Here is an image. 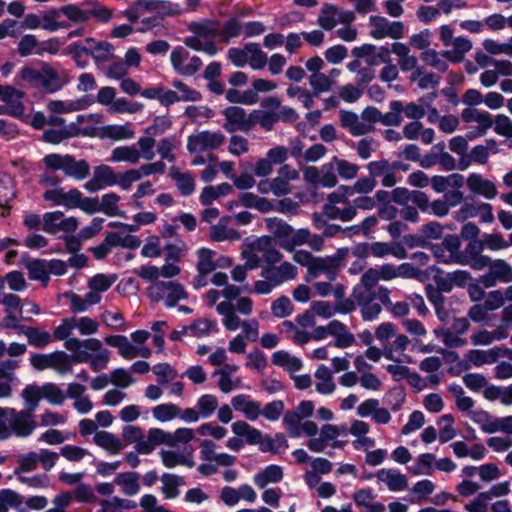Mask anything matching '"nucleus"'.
Listing matches in <instances>:
<instances>
[{"instance_id": "41", "label": "nucleus", "mask_w": 512, "mask_h": 512, "mask_svg": "<svg viewBox=\"0 0 512 512\" xmlns=\"http://www.w3.org/2000/svg\"><path fill=\"white\" fill-rule=\"evenodd\" d=\"M328 333L334 338V346L344 349L352 346L354 335L347 326L338 320H332L327 324Z\"/></svg>"}, {"instance_id": "2", "label": "nucleus", "mask_w": 512, "mask_h": 512, "mask_svg": "<svg viewBox=\"0 0 512 512\" xmlns=\"http://www.w3.org/2000/svg\"><path fill=\"white\" fill-rule=\"evenodd\" d=\"M240 288L235 285H229L223 288L222 297L224 298L216 306V311L222 316V324L227 331L234 332L241 328L243 321L236 314V311L242 315H250L253 311V302L248 297H239Z\"/></svg>"}, {"instance_id": "50", "label": "nucleus", "mask_w": 512, "mask_h": 512, "mask_svg": "<svg viewBox=\"0 0 512 512\" xmlns=\"http://www.w3.org/2000/svg\"><path fill=\"white\" fill-rule=\"evenodd\" d=\"M62 13L59 8H50L41 12L42 29L47 32H56L70 27L68 21H61Z\"/></svg>"}, {"instance_id": "20", "label": "nucleus", "mask_w": 512, "mask_h": 512, "mask_svg": "<svg viewBox=\"0 0 512 512\" xmlns=\"http://www.w3.org/2000/svg\"><path fill=\"white\" fill-rule=\"evenodd\" d=\"M340 260L341 257L339 255L315 257L307 271L306 280L311 281L320 275H325L329 281L335 280Z\"/></svg>"}, {"instance_id": "36", "label": "nucleus", "mask_w": 512, "mask_h": 512, "mask_svg": "<svg viewBox=\"0 0 512 512\" xmlns=\"http://www.w3.org/2000/svg\"><path fill=\"white\" fill-rule=\"evenodd\" d=\"M493 69L484 70L479 77L481 85L485 88L495 86L499 77H510L512 76V62L507 59H501L499 62H494Z\"/></svg>"}, {"instance_id": "45", "label": "nucleus", "mask_w": 512, "mask_h": 512, "mask_svg": "<svg viewBox=\"0 0 512 512\" xmlns=\"http://www.w3.org/2000/svg\"><path fill=\"white\" fill-rule=\"evenodd\" d=\"M508 335L507 327L505 325H500L493 331H475L471 335V343L475 346H488L495 341L506 339Z\"/></svg>"}, {"instance_id": "53", "label": "nucleus", "mask_w": 512, "mask_h": 512, "mask_svg": "<svg viewBox=\"0 0 512 512\" xmlns=\"http://www.w3.org/2000/svg\"><path fill=\"white\" fill-rule=\"evenodd\" d=\"M160 457L163 465L167 468H174L176 466H187L191 468L195 464L191 454L186 455L179 451L162 450Z\"/></svg>"}, {"instance_id": "52", "label": "nucleus", "mask_w": 512, "mask_h": 512, "mask_svg": "<svg viewBox=\"0 0 512 512\" xmlns=\"http://www.w3.org/2000/svg\"><path fill=\"white\" fill-rule=\"evenodd\" d=\"M314 376L317 381L315 389L318 393L329 395L335 391L336 385L332 377V372L327 366L320 365L315 371Z\"/></svg>"}, {"instance_id": "3", "label": "nucleus", "mask_w": 512, "mask_h": 512, "mask_svg": "<svg viewBox=\"0 0 512 512\" xmlns=\"http://www.w3.org/2000/svg\"><path fill=\"white\" fill-rule=\"evenodd\" d=\"M241 258L250 270L260 267L262 261L269 265L281 261L283 254L276 249L270 236L248 237L243 242Z\"/></svg>"}, {"instance_id": "63", "label": "nucleus", "mask_w": 512, "mask_h": 512, "mask_svg": "<svg viewBox=\"0 0 512 512\" xmlns=\"http://www.w3.org/2000/svg\"><path fill=\"white\" fill-rule=\"evenodd\" d=\"M62 172L68 177L83 180L89 175L90 166L85 160H75L72 156H69Z\"/></svg>"}, {"instance_id": "30", "label": "nucleus", "mask_w": 512, "mask_h": 512, "mask_svg": "<svg viewBox=\"0 0 512 512\" xmlns=\"http://www.w3.org/2000/svg\"><path fill=\"white\" fill-rule=\"evenodd\" d=\"M238 369L239 367L236 364H225L214 370L212 376L217 379V387L222 393L228 394L235 389L242 388V379L234 377Z\"/></svg>"}, {"instance_id": "61", "label": "nucleus", "mask_w": 512, "mask_h": 512, "mask_svg": "<svg viewBox=\"0 0 512 512\" xmlns=\"http://www.w3.org/2000/svg\"><path fill=\"white\" fill-rule=\"evenodd\" d=\"M228 218H222L218 224L210 228L209 236L215 242L235 241L240 239V233L226 226Z\"/></svg>"}, {"instance_id": "47", "label": "nucleus", "mask_w": 512, "mask_h": 512, "mask_svg": "<svg viewBox=\"0 0 512 512\" xmlns=\"http://www.w3.org/2000/svg\"><path fill=\"white\" fill-rule=\"evenodd\" d=\"M353 501L358 507L366 509V512H384L385 505L375 501V495L370 488L357 490L353 494Z\"/></svg>"}, {"instance_id": "64", "label": "nucleus", "mask_w": 512, "mask_h": 512, "mask_svg": "<svg viewBox=\"0 0 512 512\" xmlns=\"http://www.w3.org/2000/svg\"><path fill=\"white\" fill-rule=\"evenodd\" d=\"M435 455L432 453L419 454L408 470L413 475H431L434 471Z\"/></svg>"}, {"instance_id": "18", "label": "nucleus", "mask_w": 512, "mask_h": 512, "mask_svg": "<svg viewBox=\"0 0 512 512\" xmlns=\"http://www.w3.org/2000/svg\"><path fill=\"white\" fill-rule=\"evenodd\" d=\"M461 248L460 236L451 234L437 244L431 245L433 256L440 263L458 264V250Z\"/></svg>"}, {"instance_id": "4", "label": "nucleus", "mask_w": 512, "mask_h": 512, "mask_svg": "<svg viewBox=\"0 0 512 512\" xmlns=\"http://www.w3.org/2000/svg\"><path fill=\"white\" fill-rule=\"evenodd\" d=\"M231 431L238 437H245L248 445H258L259 450L263 453L279 454L289 447L288 441L282 433H276L271 437L244 420L233 422Z\"/></svg>"}, {"instance_id": "43", "label": "nucleus", "mask_w": 512, "mask_h": 512, "mask_svg": "<svg viewBox=\"0 0 512 512\" xmlns=\"http://www.w3.org/2000/svg\"><path fill=\"white\" fill-rule=\"evenodd\" d=\"M409 344L410 340L406 335H396L393 342L384 347V357L396 363L409 360L410 358L405 354Z\"/></svg>"}, {"instance_id": "5", "label": "nucleus", "mask_w": 512, "mask_h": 512, "mask_svg": "<svg viewBox=\"0 0 512 512\" xmlns=\"http://www.w3.org/2000/svg\"><path fill=\"white\" fill-rule=\"evenodd\" d=\"M347 435L348 426L346 424H324L320 429L319 436H311L306 446L314 453H322L328 446L334 449H343L348 441L339 438L347 437Z\"/></svg>"}, {"instance_id": "32", "label": "nucleus", "mask_w": 512, "mask_h": 512, "mask_svg": "<svg viewBox=\"0 0 512 512\" xmlns=\"http://www.w3.org/2000/svg\"><path fill=\"white\" fill-rule=\"evenodd\" d=\"M299 179V172L289 166L283 165L277 172V176L271 178L272 194L276 197L286 196L292 191L291 181Z\"/></svg>"}, {"instance_id": "15", "label": "nucleus", "mask_w": 512, "mask_h": 512, "mask_svg": "<svg viewBox=\"0 0 512 512\" xmlns=\"http://www.w3.org/2000/svg\"><path fill=\"white\" fill-rule=\"evenodd\" d=\"M500 148L498 142L489 138L485 140V144L475 145L467 156L461 157L458 162V168L462 171L468 169L472 163L485 165L488 163L491 154L499 153Z\"/></svg>"}, {"instance_id": "58", "label": "nucleus", "mask_w": 512, "mask_h": 512, "mask_svg": "<svg viewBox=\"0 0 512 512\" xmlns=\"http://www.w3.org/2000/svg\"><path fill=\"white\" fill-rule=\"evenodd\" d=\"M90 294L87 292L84 297L76 294L73 291H67L58 295V300L67 299L70 304V309L74 313H83L88 311L91 306L97 305L96 302L90 300Z\"/></svg>"}, {"instance_id": "49", "label": "nucleus", "mask_w": 512, "mask_h": 512, "mask_svg": "<svg viewBox=\"0 0 512 512\" xmlns=\"http://www.w3.org/2000/svg\"><path fill=\"white\" fill-rule=\"evenodd\" d=\"M273 365L283 368L288 372L300 371L303 367L302 360L285 350H278L271 356Z\"/></svg>"}, {"instance_id": "42", "label": "nucleus", "mask_w": 512, "mask_h": 512, "mask_svg": "<svg viewBox=\"0 0 512 512\" xmlns=\"http://www.w3.org/2000/svg\"><path fill=\"white\" fill-rule=\"evenodd\" d=\"M368 252L377 258L392 255L399 260L407 258L405 247L399 243L373 242L368 246Z\"/></svg>"}, {"instance_id": "34", "label": "nucleus", "mask_w": 512, "mask_h": 512, "mask_svg": "<svg viewBox=\"0 0 512 512\" xmlns=\"http://www.w3.org/2000/svg\"><path fill=\"white\" fill-rule=\"evenodd\" d=\"M203 30L211 37H219L221 41L228 42L232 38L242 35V24L235 18L226 21L220 28L217 23L209 22L203 25Z\"/></svg>"}, {"instance_id": "7", "label": "nucleus", "mask_w": 512, "mask_h": 512, "mask_svg": "<svg viewBox=\"0 0 512 512\" xmlns=\"http://www.w3.org/2000/svg\"><path fill=\"white\" fill-rule=\"evenodd\" d=\"M182 12L178 4L166 0H137L124 11L126 18L132 22L147 13L158 15H176Z\"/></svg>"}, {"instance_id": "22", "label": "nucleus", "mask_w": 512, "mask_h": 512, "mask_svg": "<svg viewBox=\"0 0 512 512\" xmlns=\"http://www.w3.org/2000/svg\"><path fill=\"white\" fill-rule=\"evenodd\" d=\"M225 122L223 128L228 133L237 131L249 132L252 130V122H250V113L239 106H230L222 112Z\"/></svg>"}, {"instance_id": "24", "label": "nucleus", "mask_w": 512, "mask_h": 512, "mask_svg": "<svg viewBox=\"0 0 512 512\" xmlns=\"http://www.w3.org/2000/svg\"><path fill=\"white\" fill-rule=\"evenodd\" d=\"M95 100L91 95H83L76 99H54L48 101L46 108L52 114H69L88 109Z\"/></svg>"}, {"instance_id": "33", "label": "nucleus", "mask_w": 512, "mask_h": 512, "mask_svg": "<svg viewBox=\"0 0 512 512\" xmlns=\"http://www.w3.org/2000/svg\"><path fill=\"white\" fill-rule=\"evenodd\" d=\"M116 172L112 167L102 164L94 168L92 178L85 183L89 192H97L106 187L115 186Z\"/></svg>"}, {"instance_id": "26", "label": "nucleus", "mask_w": 512, "mask_h": 512, "mask_svg": "<svg viewBox=\"0 0 512 512\" xmlns=\"http://www.w3.org/2000/svg\"><path fill=\"white\" fill-rule=\"evenodd\" d=\"M464 182L473 196L492 200L498 195V188L494 181L484 177L480 173H470Z\"/></svg>"}, {"instance_id": "14", "label": "nucleus", "mask_w": 512, "mask_h": 512, "mask_svg": "<svg viewBox=\"0 0 512 512\" xmlns=\"http://www.w3.org/2000/svg\"><path fill=\"white\" fill-rule=\"evenodd\" d=\"M107 345L117 349L118 354L125 360H132L138 357L149 358L152 350L147 346H136L124 335H109L104 338Z\"/></svg>"}, {"instance_id": "40", "label": "nucleus", "mask_w": 512, "mask_h": 512, "mask_svg": "<svg viewBox=\"0 0 512 512\" xmlns=\"http://www.w3.org/2000/svg\"><path fill=\"white\" fill-rule=\"evenodd\" d=\"M283 477V467L280 465L271 464L255 473L253 475V482L258 488L264 489L269 484H277L281 482Z\"/></svg>"}, {"instance_id": "28", "label": "nucleus", "mask_w": 512, "mask_h": 512, "mask_svg": "<svg viewBox=\"0 0 512 512\" xmlns=\"http://www.w3.org/2000/svg\"><path fill=\"white\" fill-rule=\"evenodd\" d=\"M9 415L12 434L18 437H27L36 428V423L30 413L17 412L12 408H0V413Z\"/></svg>"}, {"instance_id": "19", "label": "nucleus", "mask_w": 512, "mask_h": 512, "mask_svg": "<svg viewBox=\"0 0 512 512\" xmlns=\"http://www.w3.org/2000/svg\"><path fill=\"white\" fill-rule=\"evenodd\" d=\"M354 20V12L341 10L332 4H325L321 9L317 22L322 29L330 31L337 24H350Z\"/></svg>"}, {"instance_id": "35", "label": "nucleus", "mask_w": 512, "mask_h": 512, "mask_svg": "<svg viewBox=\"0 0 512 512\" xmlns=\"http://www.w3.org/2000/svg\"><path fill=\"white\" fill-rule=\"evenodd\" d=\"M231 406L249 421H256L261 416V403L253 400L250 395L238 394L232 397Z\"/></svg>"}, {"instance_id": "44", "label": "nucleus", "mask_w": 512, "mask_h": 512, "mask_svg": "<svg viewBox=\"0 0 512 512\" xmlns=\"http://www.w3.org/2000/svg\"><path fill=\"white\" fill-rule=\"evenodd\" d=\"M340 122L354 136H361L373 130V125L366 124L361 117L350 111L340 112Z\"/></svg>"}, {"instance_id": "54", "label": "nucleus", "mask_w": 512, "mask_h": 512, "mask_svg": "<svg viewBox=\"0 0 512 512\" xmlns=\"http://www.w3.org/2000/svg\"><path fill=\"white\" fill-rule=\"evenodd\" d=\"M409 80L416 83L421 90L435 89L440 83L439 76L426 71L423 66L413 71L409 76Z\"/></svg>"}, {"instance_id": "39", "label": "nucleus", "mask_w": 512, "mask_h": 512, "mask_svg": "<svg viewBox=\"0 0 512 512\" xmlns=\"http://www.w3.org/2000/svg\"><path fill=\"white\" fill-rule=\"evenodd\" d=\"M496 353L495 347L488 350L471 349L465 353L462 367L469 369L472 366L481 367L487 364H493L497 361Z\"/></svg>"}, {"instance_id": "46", "label": "nucleus", "mask_w": 512, "mask_h": 512, "mask_svg": "<svg viewBox=\"0 0 512 512\" xmlns=\"http://www.w3.org/2000/svg\"><path fill=\"white\" fill-rule=\"evenodd\" d=\"M76 124H69L65 126L63 129H49L44 131L43 140L47 143L51 144H59L65 139L74 138L78 136L86 137V134H89L86 129L77 130L75 127Z\"/></svg>"}, {"instance_id": "60", "label": "nucleus", "mask_w": 512, "mask_h": 512, "mask_svg": "<svg viewBox=\"0 0 512 512\" xmlns=\"http://www.w3.org/2000/svg\"><path fill=\"white\" fill-rule=\"evenodd\" d=\"M280 333L286 334L298 345H303L311 340V333L301 329L296 323L285 320L279 325Z\"/></svg>"}, {"instance_id": "51", "label": "nucleus", "mask_w": 512, "mask_h": 512, "mask_svg": "<svg viewBox=\"0 0 512 512\" xmlns=\"http://www.w3.org/2000/svg\"><path fill=\"white\" fill-rule=\"evenodd\" d=\"M123 231H113L107 234V243L113 247H123L128 249L138 248L141 244L139 238L131 235L129 231L122 228Z\"/></svg>"}, {"instance_id": "8", "label": "nucleus", "mask_w": 512, "mask_h": 512, "mask_svg": "<svg viewBox=\"0 0 512 512\" xmlns=\"http://www.w3.org/2000/svg\"><path fill=\"white\" fill-rule=\"evenodd\" d=\"M73 362H75L73 354L68 355L61 350L47 354H33L30 357V364L34 369L38 371L52 369L60 375L70 373L72 371Z\"/></svg>"}, {"instance_id": "27", "label": "nucleus", "mask_w": 512, "mask_h": 512, "mask_svg": "<svg viewBox=\"0 0 512 512\" xmlns=\"http://www.w3.org/2000/svg\"><path fill=\"white\" fill-rule=\"evenodd\" d=\"M86 131L89 132V134H86V137H97L101 139L107 138L114 141L130 140L135 136V131L131 123L109 124L101 127V131H96L93 128L86 129Z\"/></svg>"}, {"instance_id": "10", "label": "nucleus", "mask_w": 512, "mask_h": 512, "mask_svg": "<svg viewBox=\"0 0 512 512\" xmlns=\"http://www.w3.org/2000/svg\"><path fill=\"white\" fill-rule=\"evenodd\" d=\"M461 119L471 128L467 132V138L470 141L486 135L493 126V116L489 112L478 108H464L461 111Z\"/></svg>"}, {"instance_id": "37", "label": "nucleus", "mask_w": 512, "mask_h": 512, "mask_svg": "<svg viewBox=\"0 0 512 512\" xmlns=\"http://www.w3.org/2000/svg\"><path fill=\"white\" fill-rule=\"evenodd\" d=\"M78 196V189L73 188L65 191L62 187L49 188L43 193V199L53 206H62L66 209H73L75 197Z\"/></svg>"}, {"instance_id": "62", "label": "nucleus", "mask_w": 512, "mask_h": 512, "mask_svg": "<svg viewBox=\"0 0 512 512\" xmlns=\"http://www.w3.org/2000/svg\"><path fill=\"white\" fill-rule=\"evenodd\" d=\"M377 57L380 62L385 63L379 74V78L382 82L391 83L399 77V70L395 64L392 63L389 51L385 47L380 48V52Z\"/></svg>"}, {"instance_id": "55", "label": "nucleus", "mask_w": 512, "mask_h": 512, "mask_svg": "<svg viewBox=\"0 0 512 512\" xmlns=\"http://www.w3.org/2000/svg\"><path fill=\"white\" fill-rule=\"evenodd\" d=\"M93 440L97 446L103 448L110 455H116L123 449V444L120 439L107 431L97 432Z\"/></svg>"}, {"instance_id": "29", "label": "nucleus", "mask_w": 512, "mask_h": 512, "mask_svg": "<svg viewBox=\"0 0 512 512\" xmlns=\"http://www.w3.org/2000/svg\"><path fill=\"white\" fill-rule=\"evenodd\" d=\"M41 81L39 87L53 93L62 89L68 82V75L63 70H58L46 62H41Z\"/></svg>"}, {"instance_id": "6", "label": "nucleus", "mask_w": 512, "mask_h": 512, "mask_svg": "<svg viewBox=\"0 0 512 512\" xmlns=\"http://www.w3.org/2000/svg\"><path fill=\"white\" fill-rule=\"evenodd\" d=\"M227 57L235 67L249 65L253 70H261L267 65V54L258 43H247L243 47H232Z\"/></svg>"}, {"instance_id": "9", "label": "nucleus", "mask_w": 512, "mask_h": 512, "mask_svg": "<svg viewBox=\"0 0 512 512\" xmlns=\"http://www.w3.org/2000/svg\"><path fill=\"white\" fill-rule=\"evenodd\" d=\"M225 141L220 131L202 130L188 136L186 148L190 154H203L220 149Z\"/></svg>"}, {"instance_id": "59", "label": "nucleus", "mask_w": 512, "mask_h": 512, "mask_svg": "<svg viewBox=\"0 0 512 512\" xmlns=\"http://www.w3.org/2000/svg\"><path fill=\"white\" fill-rule=\"evenodd\" d=\"M450 46H452V49L445 51V58L451 62L459 63L463 61L466 53L472 49L473 44L466 37H456Z\"/></svg>"}, {"instance_id": "25", "label": "nucleus", "mask_w": 512, "mask_h": 512, "mask_svg": "<svg viewBox=\"0 0 512 512\" xmlns=\"http://www.w3.org/2000/svg\"><path fill=\"white\" fill-rule=\"evenodd\" d=\"M20 360L9 359L0 364V399L10 398L13 387L20 383L15 371L20 367Z\"/></svg>"}, {"instance_id": "38", "label": "nucleus", "mask_w": 512, "mask_h": 512, "mask_svg": "<svg viewBox=\"0 0 512 512\" xmlns=\"http://www.w3.org/2000/svg\"><path fill=\"white\" fill-rule=\"evenodd\" d=\"M116 281L117 276L115 274L98 273L91 277L87 283L90 300L99 304L102 300V293L108 291Z\"/></svg>"}, {"instance_id": "13", "label": "nucleus", "mask_w": 512, "mask_h": 512, "mask_svg": "<svg viewBox=\"0 0 512 512\" xmlns=\"http://www.w3.org/2000/svg\"><path fill=\"white\" fill-rule=\"evenodd\" d=\"M484 247L481 240L469 241L464 251L458 250V264L470 266L472 269L481 271L490 264V257L483 254Z\"/></svg>"}, {"instance_id": "12", "label": "nucleus", "mask_w": 512, "mask_h": 512, "mask_svg": "<svg viewBox=\"0 0 512 512\" xmlns=\"http://www.w3.org/2000/svg\"><path fill=\"white\" fill-rule=\"evenodd\" d=\"M79 221L74 216H65L62 211L46 212L42 216V230L56 235L60 232L73 233L77 230Z\"/></svg>"}, {"instance_id": "56", "label": "nucleus", "mask_w": 512, "mask_h": 512, "mask_svg": "<svg viewBox=\"0 0 512 512\" xmlns=\"http://www.w3.org/2000/svg\"><path fill=\"white\" fill-rule=\"evenodd\" d=\"M108 161L112 163L125 162L128 164H137L140 161L137 147L135 145L118 146L111 151Z\"/></svg>"}, {"instance_id": "1", "label": "nucleus", "mask_w": 512, "mask_h": 512, "mask_svg": "<svg viewBox=\"0 0 512 512\" xmlns=\"http://www.w3.org/2000/svg\"><path fill=\"white\" fill-rule=\"evenodd\" d=\"M99 322L89 316H70L63 318L55 327L53 336L55 340L64 341V347L73 353L77 363H88L94 372L107 368L110 362V351L103 347L97 338L80 340L72 337L75 330L80 336H92L99 330Z\"/></svg>"}, {"instance_id": "48", "label": "nucleus", "mask_w": 512, "mask_h": 512, "mask_svg": "<svg viewBox=\"0 0 512 512\" xmlns=\"http://www.w3.org/2000/svg\"><path fill=\"white\" fill-rule=\"evenodd\" d=\"M464 176L459 173H452L447 176L435 175L431 178V187L437 193H444L448 189L462 188Z\"/></svg>"}, {"instance_id": "21", "label": "nucleus", "mask_w": 512, "mask_h": 512, "mask_svg": "<svg viewBox=\"0 0 512 512\" xmlns=\"http://www.w3.org/2000/svg\"><path fill=\"white\" fill-rule=\"evenodd\" d=\"M170 61L174 70L184 76L195 74L202 66L200 58L190 56L189 52L183 47H176L172 50Z\"/></svg>"}, {"instance_id": "23", "label": "nucleus", "mask_w": 512, "mask_h": 512, "mask_svg": "<svg viewBox=\"0 0 512 512\" xmlns=\"http://www.w3.org/2000/svg\"><path fill=\"white\" fill-rule=\"evenodd\" d=\"M488 272L480 277V282L487 288L495 286L498 282H512V266L502 259L491 260L486 267Z\"/></svg>"}, {"instance_id": "57", "label": "nucleus", "mask_w": 512, "mask_h": 512, "mask_svg": "<svg viewBox=\"0 0 512 512\" xmlns=\"http://www.w3.org/2000/svg\"><path fill=\"white\" fill-rule=\"evenodd\" d=\"M114 483L121 487L123 494L136 495L140 491L139 475L136 472L119 473L114 478Z\"/></svg>"}, {"instance_id": "16", "label": "nucleus", "mask_w": 512, "mask_h": 512, "mask_svg": "<svg viewBox=\"0 0 512 512\" xmlns=\"http://www.w3.org/2000/svg\"><path fill=\"white\" fill-rule=\"evenodd\" d=\"M283 426L292 438L303 435L311 437L317 435L319 429L315 422L308 420L293 411H288L283 416Z\"/></svg>"}, {"instance_id": "17", "label": "nucleus", "mask_w": 512, "mask_h": 512, "mask_svg": "<svg viewBox=\"0 0 512 512\" xmlns=\"http://www.w3.org/2000/svg\"><path fill=\"white\" fill-rule=\"evenodd\" d=\"M369 25L371 27V37L377 40L384 38L400 39L404 36V25L400 21L391 22L382 16H371Z\"/></svg>"}, {"instance_id": "11", "label": "nucleus", "mask_w": 512, "mask_h": 512, "mask_svg": "<svg viewBox=\"0 0 512 512\" xmlns=\"http://www.w3.org/2000/svg\"><path fill=\"white\" fill-rule=\"evenodd\" d=\"M148 294L155 301H164L168 307H173L177 302L187 297L182 285L175 282H155L148 288Z\"/></svg>"}, {"instance_id": "31", "label": "nucleus", "mask_w": 512, "mask_h": 512, "mask_svg": "<svg viewBox=\"0 0 512 512\" xmlns=\"http://www.w3.org/2000/svg\"><path fill=\"white\" fill-rule=\"evenodd\" d=\"M376 482L391 492H402L408 488V478L395 468H381L375 473Z\"/></svg>"}]
</instances>
